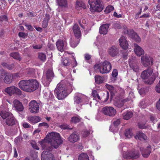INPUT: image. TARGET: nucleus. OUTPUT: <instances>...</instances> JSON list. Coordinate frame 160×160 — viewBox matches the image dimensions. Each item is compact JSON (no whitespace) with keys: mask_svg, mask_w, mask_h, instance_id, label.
I'll return each instance as SVG.
<instances>
[{"mask_svg":"<svg viewBox=\"0 0 160 160\" xmlns=\"http://www.w3.org/2000/svg\"><path fill=\"white\" fill-rule=\"evenodd\" d=\"M72 90L71 84L66 82H61L58 83L54 90L59 100L64 98Z\"/></svg>","mask_w":160,"mask_h":160,"instance_id":"obj_1","label":"nucleus"},{"mask_svg":"<svg viewBox=\"0 0 160 160\" xmlns=\"http://www.w3.org/2000/svg\"><path fill=\"white\" fill-rule=\"evenodd\" d=\"M48 136V141L50 143L51 147H49L48 149L51 150L54 148H58L59 146L62 143L63 141L61 139L59 133L57 132H51L47 135L46 137Z\"/></svg>","mask_w":160,"mask_h":160,"instance_id":"obj_2","label":"nucleus"},{"mask_svg":"<svg viewBox=\"0 0 160 160\" xmlns=\"http://www.w3.org/2000/svg\"><path fill=\"white\" fill-rule=\"evenodd\" d=\"M152 72L153 70L151 68H148L142 72L141 77L142 79L146 80L145 81L146 83L151 84L154 82L156 77L154 74H152Z\"/></svg>","mask_w":160,"mask_h":160,"instance_id":"obj_3","label":"nucleus"},{"mask_svg":"<svg viewBox=\"0 0 160 160\" xmlns=\"http://www.w3.org/2000/svg\"><path fill=\"white\" fill-rule=\"evenodd\" d=\"M88 3L90 6V10L92 13L100 12L103 9L100 0H89Z\"/></svg>","mask_w":160,"mask_h":160,"instance_id":"obj_4","label":"nucleus"},{"mask_svg":"<svg viewBox=\"0 0 160 160\" xmlns=\"http://www.w3.org/2000/svg\"><path fill=\"white\" fill-rule=\"evenodd\" d=\"M100 72L102 74L108 73L111 70L112 66L111 63L106 60L100 62Z\"/></svg>","mask_w":160,"mask_h":160,"instance_id":"obj_5","label":"nucleus"},{"mask_svg":"<svg viewBox=\"0 0 160 160\" xmlns=\"http://www.w3.org/2000/svg\"><path fill=\"white\" fill-rule=\"evenodd\" d=\"M53 77L54 73L52 69H49L47 71L45 77L43 78L42 82L45 86H48Z\"/></svg>","mask_w":160,"mask_h":160,"instance_id":"obj_6","label":"nucleus"},{"mask_svg":"<svg viewBox=\"0 0 160 160\" xmlns=\"http://www.w3.org/2000/svg\"><path fill=\"white\" fill-rule=\"evenodd\" d=\"M139 152L136 150H134L126 152L123 154V158L126 159H134L138 158L139 157Z\"/></svg>","mask_w":160,"mask_h":160,"instance_id":"obj_7","label":"nucleus"},{"mask_svg":"<svg viewBox=\"0 0 160 160\" xmlns=\"http://www.w3.org/2000/svg\"><path fill=\"white\" fill-rule=\"evenodd\" d=\"M40 104L35 100L31 101L29 103V109L32 113H36L39 112Z\"/></svg>","mask_w":160,"mask_h":160,"instance_id":"obj_8","label":"nucleus"},{"mask_svg":"<svg viewBox=\"0 0 160 160\" xmlns=\"http://www.w3.org/2000/svg\"><path fill=\"white\" fill-rule=\"evenodd\" d=\"M102 112L104 115L110 117L114 116L116 113V111L112 107L106 106L102 110Z\"/></svg>","mask_w":160,"mask_h":160,"instance_id":"obj_9","label":"nucleus"},{"mask_svg":"<svg viewBox=\"0 0 160 160\" xmlns=\"http://www.w3.org/2000/svg\"><path fill=\"white\" fill-rule=\"evenodd\" d=\"M4 91L10 96L14 94L18 95H21L22 94L21 91L18 88L13 86L7 88L5 89Z\"/></svg>","mask_w":160,"mask_h":160,"instance_id":"obj_10","label":"nucleus"},{"mask_svg":"<svg viewBox=\"0 0 160 160\" xmlns=\"http://www.w3.org/2000/svg\"><path fill=\"white\" fill-rule=\"evenodd\" d=\"M141 59L142 63L144 67L150 66L153 64L152 58L147 55L141 57Z\"/></svg>","mask_w":160,"mask_h":160,"instance_id":"obj_11","label":"nucleus"},{"mask_svg":"<svg viewBox=\"0 0 160 160\" xmlns=\"http://www.w3.org/2000/svg\"><path fill=\"white\" fill-rule=\"evenodd\" d=\"M30 81L29 80H22L20 81L18 85L19 88L22 90L27 92H29L31 91L29 87Z\"/></svg>","mask_w":160,"mask_h":160,"instance_id":"obj_12","label":"nucleus"},{"mask_svg":"<svg viewBox=\"0 0 160 160\" xmlns=\"http://www.w3.org/2000/svg\"><path fill=\"white\" fill-rule=\"evenodd\" d=\"M12 115V114L10 112L8 111L6 108H5L3 106H1L0 107V116L3 119H6Z\"/></svg>","mask_w":160,"mask_h":160,"instance_id":"obj_13","label":"nucleus"},{"mask_svg":"<svg viewBox=\"0 0 160 160\" xmlns=\"http://www.w3.org/2000/svg\"><path fill=\"white\" fill-rule=\"evenodd\" d=\"M42 160H54V157L53 154L48 151H44L41 154Z\"/></svg>","mask_w":160,"mask_h":160,"instance_id":"obj_14","label":"nucleus"},{"mask_svg":"<svg viewBox=\"0 0 160 160\" xmlns=\"http://www.w3.org/2000/svg\"><path fill=\"white\" fill-rule=\"evenodd\" d=\"M29 87L31 91L29 92H31L38 88L39 87V83L35 79H29Z\"/></svg>","mask_w":160,"mask_h":160,"instance_id":"obj_15","label":"nucleus"},{"mask_svg":"<svg viewBox=\"0 0 160 160\" xmlns=\"http://www.w3.org/2000/svg\"><path fill=\"white\" fill-rule=\"evenodd\" d=\"M80 139V137L78 133L74 132L70 134L68 138V141L71 143H74Z\"/></svg>","mask_w":160,"mask_h":160,"instance_id":"obj_16","label":"nucleus"},{"mask_svg":"<svg viewBox=\"0 0 160 160\" xmlns=\"http://www.w3.org/2000/svg\"><path fill=\"white\" fill-rule=\"evenodd\" d=\"M56 45L60 51L62 52L66 48L67 44L62 40H58L56 42Z\"/></svg>","mask_w":160,"mask_h":160,"instance_id":"obj_17","label":"nucleus"},{"mask_svg":"<svg viewBox=\"0 0 160 160\" xmlns=\"http://www.w3.org/2000/svg\"><path fill=\"white\" fill-rule=\"evenodd\" d=\"M108 54L112 57H114L119 55V49L114 46H112L109 48L108 51Z\"/></svg>","mask_w":160,"mask_h":160,"instance_id":"obj_18","label":"nucleus"},{"mask_svg":"<svg viewBox=\"0 0 160 160\" xmlns=\"http://www.w3.org/2000/svg\"><path fill=\"white\" fill-rule=\"evenodd\" d=\"M132 58L129 59V65L131 69L135 72H138L139 68L136 61H134Z\"/></svg>","mask_w":160,"mask_h":160,"instance_id":"obj_19","label":"nucleus"},{"mask_svg":"<svg viewBox=\"0 0 160 160\" xmlns=\"http://www.w3.org/2000/svg\"><path fill=\"white\" fill-rule=\"evenodd\" d=\"M13 107L18 112H22L24 109V108L22 104L17 100H14L13 101Z\"/></svg>","mask_w":160,"mask_h":160,"instance_id":"obj_20","label":"nucleus"},{"mask_svg":"<svg viewBox=\"0 0 160 160\" xmlns=\"http://www.w3.org/2000/svg\"><path fill=\"white\" fill-rule=\"evenodd\" d=\"M110 25L109 23H106L101 25L99 28V32L101 34L106 35L108 32V30Z\"/></svg>","mask_w":160,"mask_h":160,"instance_id":"obj_21","label":"nucleus"},{"mask_svg":"<svg viewBox=\"0 0 160 160\" xmlns=\"http://www.w3.org/2000/svg\"><path fill=\"white\" fill-rule=\"evenodd\" d=\"M120 45L124 49H127L128 46V43L124 36H122L119 39Z\"/></svg>","mask_w":160,"mask_h":160,"instance_id":"obj_22","label":"nucleus"},{"mask_svg":"<svg viewBox=\"0 0 160 160\" xmlns=\"http://www.w3.org/2000/svg\"><path fill=\"white\" fill-rule=\"evenodd\" d=\"M74 35L76 38H79L81 37V31L78 25L75 24L72 27Z\"/></svg>","mask_w":160,"mask_h":160,"instance_id":"obj_23","label":"nucleus"},{"mask_svg":"<svg viewBox=\"0 0 160 160\" xmlns=\"http://www.w3.org/2000/svg\"><path fill=\"white\" fill-rule=\"evenodd\" d=\"M150 148V146H148L146 148H145L144 150H143V148H140V151L143 157L147 158L151 152V149Z\"/></svg>","mask_w":160,"mask_h":160,"instance_id":"obj_24","label":"nucleus"},{"mask_svg":"<svg viewBox=\"0 0 160 160\" xmlns=\"http://www.w3.org/2000/svg\"><path fill=\"white\" fill-rule=\"evenodd\" d=\"M134 51L135 54L138 56H140L144 53V51L136 43L134 44Z\"/></svg>","mask_w":160,"mask_h":160,"instance_id":"obj_25","label":"nucleus"},{"mask_svg":"<svg viewBox=\"0 0 160 160\" xmlns=\"http://www.w3.org/2000/svg\"><path fill=\"white\" fill-rule=\"evenodd\" d=\"M122 30L125 34L127 35L130 37L134 32L132 29H128L125 25H122Z\"/></svg>","mask_w":160,"mask_h":160,"instance_id":"obj_26","label":"nucleus"},{"mask_svg":"<svg viewBox=\"0 0 160 160\" xmlns=\"http://www.w3.org/2000/svg\"><path fill=\"white\" fill-rule=\"evenodd\" d=\"M15 122L16 120L12 114L6 119L5 123L8 126H12L15 124Z\"/></svg>","mask_w":160,"mask_h":160,"instance_id":"obj_27","label":"nucleus"},{"mask_svg":"<svg viewBox=\"0 0 160 160\" xmlns=\"http://www.w3.org/2000/svg\"><path fill=\"white\" fill-rule=\"evenodd\" d=\"M5 78L3 82L5 83L10 84L12 82L13 78L12 74L7 72Z\"/></svg>","mask_w":160,"mask_h":160,"instance_id":"obj_28","label":"nucleus"},{"mask_svg":"<svg viewBox=\"0 0 160 160\" xmlns=\"http://www.w3.org/2000/svg\"><path fill=\"white\" fill-rule=\"evenodd\" d=\"M27 119L30 123L33 124L38 122L41 120L39 117L36 116H29L27 117Z\"/></svg>","mask_w":160,"mask_h":160,"instance_id":"obj_29","label":"nucleus"},{"mask_svg":"<svg viewBox=\"0 0 160 160\" xmlns=\"http://www.w3.org/2000/svg\"><path fill=\"white\" fill-rule=\"evenodd\" d=\"M58 5L62 8H66L68 6L67 0H56Z\"/></svg>","mask_w":160,"mask_h":160,"instance_id":"obj_30","label":"nucleus"},{"mask_svg":"<svg viewBox=\"0 0 160 160\" xmlns=\"http://www.w3.org/2000/svg\"><path fill=\"white\" fill-rule=\"evenodd\" d=\"M79 38H75L72 39L70 41V46L73 48L76 47L79 42Z\"/></svg>","mask_w":160,"mask_h":160,"instance_id":"obj_31","label":"nucleus"},{"mask_svg":"<svg viewBox=\"0 0 160 160\" xmlns=\"http://www.w3.org/2000/svg\"><path fill=\"white\" fill-rule=\"evenodd\" d=\"M123 118L128 120L133 115V113L131 111H128L122 114Z\"/></svg>","mask_w":160,"mask_h":160,"instance_id":"obj_32","label":"nucleus"},{"mask_svg":"<svg viewBox=\"0 0 160 160\" xmlns=\"http://www.w3.org/2000/svg\"><path fill=\"white\" fill-rule=\"evenodd\" d=\"M135 138L136 139H138L142 140H145L146 139L147 137L146 135L142 132H138L137 135L135 136Z\"/></svg>","mask_w":160,"mask_h":160,"instance_id":"obj_33","label":"nucleus"},{"mask_svg":"<svg viewBox=\"0 0 160 160\" xmlns=\"http://www.w3.org/2000/svg\"><path fill=\"white\" fill-rule=\"evenodd\" d=\"M95 82L99 84L103 83L104 81V78L99 75H96L95 77Z\"/></svg>","mask_w":160,"mask_h":160,"instance_id":"obj_34","label":"nucleus"},{"mask_svg":"<svg viewBox=\"0 0 160 160\" xmlns=\"http://www.w3.org/2000/svg\"><path fill=\"white\" fill-rule=\"evenodd\" d=\"M78 160H89L88 154L85 153H82L78 156Z\"/></svg>","mask_w":160,"mask_h":160,"instance_id":"obj_35","label":"nucleus"},{"mask_svg":"<svg viewBox=\"0 0 160 160\" xmlns=\"http://www.w3.org/2000/svg\"><path fill=\"white\" fill-rule=\"evenodd\" d=\"M7 72H6L4 69H1L0 70V80L1 81H3L6 75L7 74Z\"/></svg>","mask_w":160,"mask_h":160,"instance_id":"obj_36","label":"nucleus"},{"mask_svg":"<svg viewBox=\"0 0 160 160\" xmlns=\"http://www.w3.org/2000/svg\"><path fill=\"white\" fill-rule=\"evenodd\" d=\"M10 56L14 58L19 61H20L21 59L19 54L18 52L12 53L11 54Z\"/></svg>","mask_w":160,"mask_h":160,"instance_id":"obj_37","label":"nucleus"},{"mask_svg":"<svg viewBox=\"0 0 160 160\" xmlns=\"http://www.w3.org/2000/svg\"><path fill=\"white\" fill-rule=\"evenodd\" d=\"M131 131L132 130L130 129H127L125 130L124 134L126 138H130L132 136V133Z\"/></svg>","mask_w":160,"mask_h":160,"instance_id":"obj_38","label":"nucleus"},{"mask_svg":"<svg viewBox=\"0 0 160 160\" xmlns=\"http://www.w3.org/2000/svg\"><path fill=\"white\" fill-rule=\"evenodd\" d=\"M130 38L134 40L136 42H140L141 41L140 38L137 35V33L135 32L133 33Z\"/></svg>","mask_w":160,"mask_h":160,"instance_id":"obj_39","label":"nucleus"},{"mask_svg":"<svg viewBox=\"0 0 160 160\" xmlns=\"http://www.w3.org/2000/svg\"><path fill=\"white\" fill-rule=\"evenodd\" d=\"M38 57L42 61L44 62L46 59L45 55L42 53H38Z\"/></svg>","mask_w":160,"mask_h":160,"instance_id":"obj_40","label":"nucleus"},{"mask_svg":"<svg viewBox=\"0 0 160 160\" xmlns=\"http://www.w3.org/2000/svg\"><path fill=\"white\" fill-rule=\"evenodd\" d=\"M81 118L80 117H73L72 118L71 121L72 122L76 123L80 121Z\"/></svg>","mask_w":160,"mask_h":160,"instance_id":"obj_41","label":"nucleus"},{"mask_svg":"<svg viewBox=\"0 0 160 160\" xmlns=\"http://www.w3.org/2000/svg\"><path fill=\"white\" fill-rule=\"evenodd\" d=\"M113 9L114 7L113 6H108L106 7L104 12L106 13H108L113 10Z\"/></svg>","mask_w":160,"mask_h":160,"instance_id":"obj_42","label":"nucleus"},{"mask_svg":"<svg viewBox=\"0 0 160 160\" xmlns=\"http://www.w3.org/2000/svg\"><path fill=\"white\" fill-rule=\"evenodd\" d=\"M22 139V138L20 136H18L14 140V142L17 145L20 144L21 143Z\"/></svg>","mask_w":160,"mask_h":160,"instance_id":"obj_43","label":"nucleus"},{"mask_svg":"<svg viewBox=\"0 0 160 160\" xmlns=\"http://www.w3.org/2000/svg\"><path fill=\"white\" fill-rule=\"evenodd\" d=\"M109 130L111 131L114 132H117L118 131V129L117 126H115L113 124H112L110 126Z\"/></svg>","mask_w":160,"mask_h":160,"instance_id":"obj_44","label":"nucleus"},{"mask_svg":"<svg viewBox=\"0 0 160 160\" xmlns=\"http://www.w3.org/2000/svg\"><path fill=\"white\" fill-rule=\"evenodd\" d=\"M113 27L115 29H122V26L121 24L118 22H115L113 24Z\"/></svg>","mask_w":160,"mask_h":160,"instance_id":"obj_45","label":"nucleus"},{"mask_svg":"<svg viewBox=\"0 0 160 160\" xmlns=\"http://www.w3.org/2000/svg\"><path fill=\"white\" fill-rule=\"evenodd\" d=\"M114 104L118 108H120L123 105V103L122 102L121 100L116 101L114 102Z\"/></svg>","mask_w":160,"mask_h":160,"instance_id":"obj_46","label":"nucleus"},{"mask_svg":"<svg viewBox=\"0 0 160 160\" xmlns=\"http://www.w3.org/2000/svg\"><path fill=\"white\" fill-rule=\"evenodd\" d=\"M106 87L107 89H108L110 92L111 91H113L115 90L114 87L111 85H109V84H107L106 85Z\"/></svg>","mask_w":160,"mask_h":160,"instance_id":"obj_47","label":"nucleus"},{"mask_svg":"<svg viewBox=\"0 0 160 160\" xmlns=\"http://www.w3.org/2000/svg\"><path fill=\"white\" fill-rule=\"evenodd\" d=\"M74 102L76 104H79L81 102V98L78 96H75L74 98Z\"/></svg>","mask_w":160,"mask_h":160,"instance_id":"obj_48","label":"nucleus"},{"mask_svg":"<svg viewBox=\"0 0 160 160\" xmlns=\"http://www.w3.org/2000/svg\"><path fill=\"white\" fill-rule=\"evenodd\" d=\"M60 127L63 129H70L71 130L72 129V128H70L67 125H61L60 126Z\"/></svg>","mask_w":160,"mask_h":160,"instance_id":"obj_49","label":"nucleus"},{"mask_svg":"<svg viewBox=\"0 0 160 160\" xmlns=\"http://www.w3.org/2000/svg\"><path fill=\"white\" fill-rule=\"evenodd\" d=\"M4 20H5L6 21H8V18L7 16L5 15L0 16V21H2Z\"/></svg>","mask_w":160,"mask_h":160,"instance_id":"obj_50","label":"nucleus"},{"mask_svg":"<svg viewBox=\"0 0 160 160\" xmlns=\"http://www.w3.org/2000/svg\"><path fill=\"white\" fill-rule=\"evenodd\" d=\"M120 119H118L113 121V124L118 127V126L120 124Z\"/></svg>","mask_w":160,"mask_h":160,"instance_id":"obj_51","label":"nucleus"},{"mask_svg":"<svg viewBox=\"0 0 160 160\" xmlns=\"http://www.w3.org/2000/svg\"><path fill=\"white\" fill-rule=\"evenodd\" d=\"M150 120L152 122L154 123L155 122H157V120L156 118H155L152 115H150Z\"/></svg>","mask_w":160,"mask_h":160,"instance_id":"obj_52","label":"nucleus"},{"mask_svg":"<svg viewBox=\"0 0 160 160\" xmlns=\"http://www.w3.org/2000/svg\"><path fill=\"white\" fill-rule=\"evenodd\" d=\"M63 64L66 66H69L70 65V63L67 59H64L62 62Z\"/></svg>","mask_w":160,"mask_h":160,"instance_id":"obj_53","label":"nucleus"},{"mask_svg":"<svg viewBox=\"0 0 160 160\" xmlns=\"http://www.w3.org/2000/svg\"><path fill=\"white\" fill-rule=\"evenodd\" d=\"M31 144L33 148L36 149L37 150H39V148L37 145L36 144L35 142L34 141H32V142H31Z\"/></svg>","mask_w":160,"mask_h":160,"instance_id":"obj_54","label":"nucleus"},{"mask_svg":"<svg viewBox=\"0 0 160 160\" xmlns=\"http://www.w3.org/2000/svg\"><path fill=\"white\" fill-rule=\"evenodd\" d=\"M44 141L45 140H42L41 142V144L43 148L48 149V148L46 147L47 143H45Z\"/></svg>","mask_w":160,"mask_h":160,"instance_id":"obj_55","label":"nucleus"},{"mask_svg":"<svg viewBox=\"0 0 160 160\" xmlns=\"http://www.w3.org/2000/svg\"><path fill=\"white\" fill-rule=\"evenodd\" d=\"M156 91L158 93H160V80L155 87Z\"/></svg>","mask_w":160,"mask_h":160,"instance_id":"obj_56","label":"nucleus"},{"mask_svg":"<svg viewBox=\"0 0 160 160\" xmlns=\"http://www.w3.org/2000/svg\"><path fill=\"white\" fill-rule=\"evenodd\" d=\"M112 76L113 77H116L118 75V72L116 69H114L112 72Z\"/></svg>","mask_w":160,"mask_h":160,"instance_id":"obj_57","label":"nucleus"},{"mask_svg":"<svg viewBox=\"0 0 160 160\" xmlns=\"http://www.w3.org/2000/svg\"><path fill=\"white\" fill-rule=\"evenodd\" d=\"M48 22V21L46 20H44L42 23V27L43 28H45L47 27Z\"/></svg>","mask_w":160,"mask_h":160,"instance_id":"obj_58","label":"nucleus"},{"mask_svg":"<svg viewBox=\"0 0 160 160\" xmlns=\"http://www.w3.org/2000/svg\"><path fill=\"white\" fill-rule=\"evenodd\" d=\"M94 68L96 70L99 69L100 72V70L101 68L100 62L99 64H97L94 66Z\"/></svg>","mask_w":160,"mask_h":160,"instance_id":"obj_59","label":"nucleus"},{"mask_svg":"<svg viewBox=\"0 0 160 160\" xmlns=\"http://www.w3.org/2000/svg\"><path fill=\"white\" fill-rule=\"evenodd\" d=\"M45 126L46 128H48V124L46 122H42L39 124L38 126L41 127L42 126Z\"/></svg>","mask_w":160,"mask_h":160,"instance_id":"obj_60","label":"nucleus"},{"mask_svg":"<svg viewBox=\"0 0 160 160\" xmlns=\"http://www.w3.org/2000/svg\"><path fill=\"white\" fill-rule=\"evenodd\" d=\"M92 94L93 96L95 98H97V96L98 95V93L96 91L94 90L92 91Z\"/></svg>","mask_w":160,"mask_h":160,"instance_id":"obj_61","label":"nucleus"},{"mask_svg":"<svg viewBox=\"0 0 160 160\" xmlns=\"http://www.w3.org/2000/svg\"><path fill=\"white\" fill-rule=\"evenodd\" d=\"M144 102L143 101H141L139 105L142 108H144L146 107V106L144 104Z\"/></svg>","mask_w":160,"mask_h":160,"instance_id":"obj_62","label":"nucleus"},{"mask_svg":"<svg viewBox=\"0 0 160 160\" xmlns=\"http://www.w3.org/2000/svg\"><path fill=\"white\" fill-rule=\"evenodd\" d=\"M156 107L158 110L160 111V98L156 103Z\"/></svg>","mask_w":160,"mask_h":160,"instance_id":"obj_63","label":"nucleus"},{"mask_svg":"<svg viewBox=\"0 0 160 160\" xmlns=\"http://www.w3.org/2000/svg\"><path fill=\"white\" fill-rule=\"evenodd\" d=\"M25 26L27 27V29L31 31H32L33 28L30 25L25 24Z\"/></svg>","mask_w":160,"mask_h":160,"instance_id":"obj_64","label":"nucleus"}]
</instances>
